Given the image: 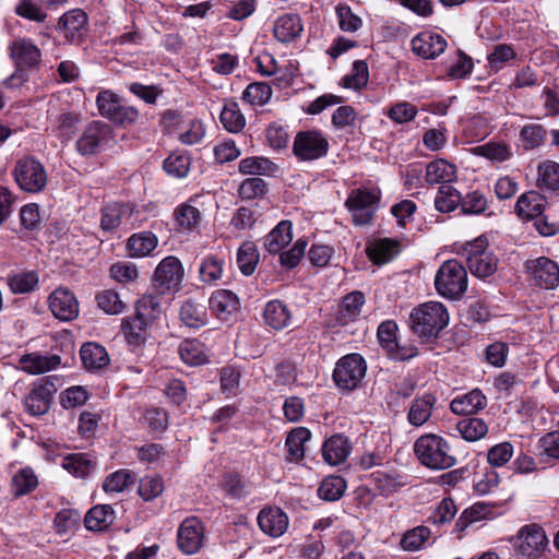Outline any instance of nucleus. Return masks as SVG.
Wrapping results in <instances>:
<instances>
[{"label": "nucleus", "instance_id": "f257e3e1", "mask_svg": "<svg viewBox=\"0 0 559 559\" xmlns=\"http://www.w3.org/2000/svg\"><path fill=\"white\" fill-rule=\"evenodd\" d=\"M414 451L419 462L431 469H447L456 463L448 441L435 433L420 436L415 441Z\"/></svg>", "mask_w": 559, "mask_h": 559}, {"label": "nucleus", "instance_id": "f03ea898", "mask_svg": "<svg viewBox=\"0 0 559 559\" xmlns=\"http://www.w3.org/2000/svg\"><path fill=\"white\" fill-rule=\"evenodd\" d=\"M413 331L423 337H436L449 323L447 308L438 301H428L411 313Z\"/></svg>", "mask_w": 559, "mask_h": 559}, {"label": "nucleus", "instance_id": "7ed1b4c3", "mask_svg": "<svg viewBox=\"0 0 559 559\" xmlns=\"http://www.w3.org/2000/svg\"><path fill=\"white\" fill-rule=\"evenodd\" d=\"M468 285L467 272L457 260L444 261L435 276L438 294L448 299H460Z\"/></svg>", "mask_w": 559, "mask_h": 559}, {"label": "nucleus", "instance_id": "20e7f679", "mask_svg": "<svg viewBox=\"0 0 559 559\" xmlns=\"http://www.w3.org/2000/svg\"><path fill=\"white\" fill-rule=\"evenodd\" d=\"M330 142L328 135L319 129H309L296 133L293 154L299 162H313L328 155Z\"/></svg>", "mask_w": 559, "mask_h": 559}, {"label": "nucleus", "instance_id": "39448f33", "mask_svg": "<svg viewBox=\"0 0 559 559\" xmlns=\"http://www.w3.org/2000/svg\"><path fill=\"white\" fill-rule=\"evenodd\" d=\"M515 555L519 559H542L548 550V538L538 524L522 526L515 538Z\"/></svg>", "mask_w": 559, "mask_h": 559}, {"label": "nucleus", "instance_id": "423d86ee", "mask_svg": "<svg viewBox=\"0 0 559 559\" xmlns=\"http://www.w3.org/2000/svg\"><path fill=\"white\" fill-rule=\"evenodd\" d=\"M464 255L471 273L479 278L488 277L497 271L498 260L488 251V241L484 237L466 243Z\"/></svg>", "mask_w": 559, "mask_h": 559}, {"label": "nucleus", "instance_id": "0eeeda50", "mask_svg": "<svg viewBox=\"0 0 559 559\" xmlns=\"http://www.w3.org/2000/svg\"><path fill=\"white\" fill-rule=\"evenodd\" d=\"M13 176L17 186L25 192L37 193L47 185L44 165L34 157H24L15 163Z\"/></svg>", "mask_w": 559, "mask_h": 559}, {"label": "nucleus", "instance_id": "6e6552de", "mask_svg": "<svg viewBox=\"0 0 559 559\" xmlns=\"http://www.w3.org/2000/svg\"><path fill=\"white\" fill-rule=\"evenodd\" d=\"M366 370V361L359 354H348L336 362L333 379L337 388L352 391L362 381Z\"/></svg>", "mask_w": 559, "mask_h": 559}, {"label": "nucleus", "instance_id": "1a4fd4ad", "mask_svg": "<svg viewBox=\"0 0 559 559\" xmlns=\"http://www.w3.org/2000/svg\"><path fill=\"white\" fill-rule=\"evenodd\" d=\"M379 200V193L376 191L361 188L352 190L345 206L352 215L353 223L356 226L369 225L373 219Z\"/></svg>", "mask_w": 559, "mask_h": 559}, {"label": "nucleus", "instance_id": "9d476101", "mask_svg": "<svg viewBox=\"0 0 559 559\" xmlns=\"http://www.w3.org/2000/svg\"><path fill=\"white\" fill-rule=\"evenodd\" d=\"M183 275L180 260L168 255L157 264L153 275V286L162 295L178 292L181 288Z\"/></svg>", "mask_w": 559, "mask_h": 559}, {"label": "nucleus", "instance_id": "9b49d317", "mask_svg": "<svg viewBox=\"0 0 559 559\" xmlns=\"http://www.w3.org/2000/svg\"><path fill=\"white\" fill-rule=\"evenodd\" d=\"M57 385L49 377H44L36 380L24 397V407L33 416H40L46 414L51 405Z\"/></svg>", "mask_w": 559, "mask_h": 559}, {"label": "nucleus", "instance_id": "f8f14e48", "mask_svg": "<svg viewBox=\"0 0 559 559\" xmlns=\"http://www.w3.org/2000/svg\"><path fill=\"white\" fill-rule=\"evenodd\" d=\"M9 49L10 56L17 68V71L10 78L12 81L16 78L23 80L24 74L22 71L24 69L36 68L41 61L40 49L31 39H15L11 43Z\"/></svg>", "mask_w": 559, "mask_h": 559}, {"label": "nucleus", "instance_id": "ddd939ff", "mask_svg": "<svg viewBox=\"0 0 559 559\" xmlns=\"http://www.w3.org/2000/svg\"><path fill=\"white\" fill-rule=\"evenodd\" d=\"M526 270L534 284L540 288L552 289L559 284V266L549 258L528 260Z\"/></svg>", "mask_w": 559, "mask_h": 559}, {"label": "nucleus", "instance_id": "4468645a", "mask_svg": "<svg viewBox=\"0 0 559 559\" xmlns=\"http://www.w3.org/2000/svg\"><path fill=\"white\" fill-rule=\"evenodd\" d=\"M179 549L186 555L197 554L204 542V526L197 518L186 519L178 528Z\"/></svg>", "mask_w": 559, "mask_h": 559}, {"label": "nucleus", "instance_id": "2eb2a0df", "mask_svg": "<svg viewBox=\"0 0 559 559\" xmlns=\"http://www.w3.org/2000/svg\"><path fill=\"white\" fill-rule=\"evenodd\" d=\"M134 212L135 207L132 203H109L102 209L100 227L105 231H112L122 224L134 226Z\"/></svg>", "mask_w": 559, "mask_h": 559}, {"label": "nucleus", "instance_id": "dca6fc26", "mask_svg": "<svg viewBox=\"0 0 559 559\" xmlns=\"http://www.w3.org/2000/svg\"><path fill=\"white\" fill-rule=\"evenodd\" d=\"M87 14L81 9H72L63 13L58 21L57 29L71 44H79L86 31Z\"/></svg>", "mask_w": 559, "mask_h": 559}, {"label": "nucleus", "instance_id": "f3484780", "mask_svg": "<svg viewBox=\"0 0 559 559\" xmlns=\"http://www.w3.org/2000/svg\"><path fill=\"white\" fill-rule=\"evenodd\" d=\"M49 309L57 319L71 321L79 316V301L70 289L59 287L49 296Z\"/></svg>", "mask_w": 559, "mask_h": 559}, {"label": "nucleus", "instance_id": "a211bd4d", "mask_svg": "<svg viewBox=\"0 0 559 559\" xmlns=\"http://www.w3.org/2000/svg\"><path fill=\"white\" fill-rule=\"evenodd\" d=\"M109 127L98 122L91 123L76 141V148L82 155L96 154L108 141Z\"/></svg>", "mask_w": 559, "mask_h": 559}, {"label": "nucleus", "instance_id": "6ab92c4d", "mask_svg": "<svg viewBox=\"0 0 559 559\" xmlns=\"http://www.w3.org/2000/svg\"><path fill=\"white\" fill-rule=\"evenodd\" d=\"M447 47V40L440 34L423 32L412 39V50L424 59H435Z\"/></svg>", "mask_w": 559, "mask_h": 559}, {"label": "nucleus", "instance_id": "aec40b11", "mask_svg": "<svg viewBox=\"0 0 559 559\" xmlns=\"http://www.w3.org/2000/svg\"><path fill=\"white\" fill-rule=\"evenodd\" d=\"M258 524L266 535L280 537L288 527V516L277 507L264 508L258 515Z\"/></svg>", "mask_w": 559, "mask_h": 559}, {"label": "nucleus", "instance_id": "412c9836", "mask_svg": "<svg viewBox=\"0 0 559 559\" xmlns=\"http://www.w3.org/2000/svg\"><path fill=\"white\" fill-rule=\"evenodd\" d=\"M209 305L213 313L222 321L229 320L240 307L237 295L228 289L215 290L209 299Z\"/></svg>", "mask_w": 559, "mask_h": 559}, {"label": "nucleus", "instance_id": "4be33fe9", "mask_svg": "<svg viewBox=\"0 0 559 559\" xmlns=\"http://www.w3.org/2000/svg\"><path fill=\"white\" fill-rule=\"evenodd\" d=\"M60 364L61 358L56 354L29 353L21 356L19 360L20 369L29 374H41L51 371Z\"/></svg>", "mask_w": 559, "mask_h": 559}, {"label": "nucleus", "instance_id": "5701e85b", "mask_svg": "<svg viewBox=\"0 0 559 559\" xmlns=\"http://www.w3.org/2000/svg\"><path fill=\"white\" fill-rule=\"evenodd\" d=\"M201 195H193L187 202L178 205L175 210V218L180 227L187 230L195 229L202 221L200 210Z\"/></svg>", "mask_w": 559, "mask_h": 559}, {"label": "nucleus", "instance_id": "b1692460", "mask_svg": "<svg viewBox=\"0 0 559 559\" xmlns=\"http://www.w3.org/2000/svg\"><path fill=\"white\" fill-rule=\"evenodd\" d=\"M365 304V296L360 292L347 294L338 306L335 314V323L337 325H347L355 321L361 313Z\"/></svg>", "mask_w": 559, "mask_h": 559}, {"label": "nucleus", "instance_id": "393cba45", "mask_svg": "<svg viewBox=\"0 0 559 559\" xmlns=\"http://www.w3.org/2000/svg\"><path fill=\"white\" fill-rule=\"evenodd\" d=\"M350 450L352 448L346 437L334 435L323 443L322 455L328 464L335 466L345 462Z\"/></svg>", "mask_w": 559, "mask_h": 559}, {"label": "nucleus", "instance_id": "a878e982", "mask_svg": "<svg viewBox=\"0 0 559 559\" xmlns=\"http://www.w3.org/2000/svg\"><path fill=\"white\" fill-rule=\"evenodd\" d=\"M436 403L437 397L431 393H425L424 395L414 399L407 414L409 425L420 427L426 424L431 417Z\"/></svg>", "mask_w": 559, "mask_h": 559}, {"label": "nucleus", "instance_id": "bb28decb", "mask_svg": "<svg viewBox=\"0 0 559 559\" xmlns=\"http://www.w3.org/2000/svg\"><path fill=\"white\" fill-rule=\"evenodd\" d=\"M487 399L478 389H474L468 393L459 395L451 401L450 409L456 415L475 414L485 408Z\"/></svg>", "mask_w": 559, "mask_h": 559}, {"label": "nucleus", "instance_id": "cd10ccee", "mask_svg": "<svg viewBox=\"0 0 559 559\" xmlns=\"http://www.w3.org/2000/svg\"><path fill=\"white\" fill-rule=\"evenodd\" d=\"M293 240V225L289 221L280 222L264 238L263 246L272 254L280 253Z\"/></svg>", "mask_w": 559, "mask_h": 559}, {"label": "nucleus", "instance_id": "c85d7f7f", "mask_svg": "<svg viewBox=\"0 0 559 559\" xmlns=\"http://www.w3.org/2000/svg\"><path fill=\"white\" fill-rule=\"evenodd\" d=\"M179 316L183 324L192 329H200L209 321L205 305L195 299H187L181 305Z\"/></svg>", "mask_w": 559, "mask_h": 559}, {"label": "nucleus", "instance_id": "c756f323", "mask_svg": "<svg viewBox=\"0 0 559 559\" xmlns=\"http://www.w3.org/2000/svg\"><path fill=\"white\" fill-rule=\"evenodd\" d=\"M301 32L302 24L297 14H285L277 17L273 27L275 38L282 43H289L296 39Z\"/></svg>", "mask_w": 559, "mask_h": 559}, {"label": "nucleus", "instance_id": "7c9ffc66", "mask_svg": "<svg viewBox=\"0 0 559 559\" xmlns=\"http://www.w3.org/2000/svg\"><path fill=\"white\" fill-rule=\"evenodd\" d=\"M425 179L429 185L450 183L456 179V167L443 158L435 159L427 165Z\"/></svg>", "mask_w": 559, "mask_h": 559}, {"label": "nucleus", "instance_id": "2f4dec72", "mask_svg": "<svg viewBox=\"0 0 559 559\" xmlns=\"http://www.w3.org/2000/svg\"><path fill=\"white\" fill-rule=\"evenodd\" d=\"M545 198L536 191L523 193L516 201L515 213L524 218H536L543 214Z\"/></svg>", "mask_w": 559, "mask_h": 559}, {"label": "nucleus", "instance_id": "473e14b6", "mask_svg": "<svg viewBox=\"0 0 559 559\" xmlns=\"http://www.w3.org/2000/svg\"><path fill=\"white\" fill-rule=\"evenodd\" d=\"M80 356L83 366L91 371L99 370L109 364V355L106 348L97 343L83 344Z\"/></svg>", "mask_w": 559, "mask_h": 559}, {"label": "nucleus", "instance_id": "72a5a7b5", "mask_svg": "<svg viewBox=\"0 0 559 559\" xmlns=\"http://www.w3.org/2000/svg\"><path fill=\"white\" fill-rule=\"evenodd\" d=\"M311 438V432L305 427H297L287 435L285 445L287 448V460L299 462L304 459L306 452V442Z\"/></svg>", "mask_w": 559, "mask_h": 559}, {"label": "nucleus", "instance_id": "f704fd0d", "mask_svg": "<svg viewBox=\"0 0 559 559\" xmlns=\"http://www.w3.org/2000/svg\"><path fill=\"white\" fill-rule=\"evenodd\" d=\"M158 238L152 231L133 234L127 243L129 255L132 258H144L157 247Z\"/></svg>", "mask_w": 559, "mask_h": 559}, {"label": "nucleus", "instance_id": "c9c22d12", "mask_svg": "<svg viewBox=\"0 0 559 559\" xmlns=\"http://www.w3.org/2000/svg\"><path fill=\"white\" fill-rule=\"evenodd\" d=\"M370 260L377 264L391 261L400 252V242L393 239H377L367 248Z\"/></svg>", "mask_w": 559, "mask_h": 559}, {"label": "nucleus", "instance_id": "e433bc0d", "mask_svg": "<svg viewBox=\"0 0 559 559\" xmlns=\"http://www.w3.org/2000/svg\"><path fill=\"white\" fill-rule=\"evenodd\" d=\"M225 260L218 254H207L201 259L199 276L204 284H216L223 276Z\"/></svg>", "mask_w": 559, "mask_h": 559}, {"label": "nucleus", "instance_id": "4c0bfd02", "mask_svg": "<svg viewBox=\"0 0 559 559\" xmlns=\"http://www.w3.org/2000/svg\"><path fill=\"white\" fill-rule=\"evenodd\" d=\"M371 478L380 493L386 497L406 485V477L396 472L376 471Z\"/></svg>", "mask_w": 559, "mask_h": 559}, {"label": "nucleus", "instance_id": "58836bf2", "mask_svg": "<svg viewBox=\"0 0 559 559\" xmlns=\"http://www.w3.org/2000/svg\"><path fill=\"white\" fill-rule=\"evenodd\" d=\"M263 318L265 324L274 330H282L290 323V311L280 300H271L266 304Z\"/></svg>", "mask_w": 559, "mask_h": 559}, {"label": "nucleus", "instance_id": "ea45409f", "mask_svg": "<svg viewBox=\"0 0 559 559\" xmlns=\"http://www.w3.org/2000/svg\"><path fill=\"white\" fill-rule=\"evenodd\" d=\"M115 520V512L108 504H100L92 508L85 515L84 523L88 531H104Z\"/></svg>", "mask_w": 559, "mask_h": 559}, {"label": "nucleus", "instance_id": "a19ab883", "mask_svg": "<svg viewBox=\"0 0 559 559\" xmlns=\"http://www.w3.org/2000/svg\"><path fill=\"white\" fill-rule=\"evenodd\" d=\"M151 324L139 316L124 318L121 323L124 338L130 345H140L144 343L147 336V328Z\"/></svg>", "mask_w": 559, "mask_h": 559}, {"label": "nucleus", "instance_id": "79ce46f5", "mask_svg": "<svg viewBox=\"0 0 559 559\" xmlns=\"http://www.w3.org/2000/svg\"><path fill=\"white\" fill-rule=\"evenodd\" d=\"M239 171L243 175L273 176L278 171V166L266 157L252 156L240 160Z\"/></svg>", "mask_w": 559, "mask_h": 559}, {"label": "nucleus", "instance_id": "37998d69", "mask_svg": "<svg viewBox=\"0 0 559 559\" xmlns=\"http://www.w3.org/2000/svg\"><path fill=\"white\" fill-rule=\"evenodd\" d=\"M178 353L181 360L189 366H200L209 359L204 344L198 340H183L178 347Z\"/></svg>", "mask_w": 559, "mask_h": 559}, {"label": "nucleus", "instance_id": "c03bdc74", "mask_svg": "<svg viewBox=\"0 0 559 559\" xmlns=\"http://www.w3.org/2000/svg\"><path fill=\"white\" fill-rule=\"evenodd\" d=\"M223 127L231 133L240 132L246 126V118L235 100H226L219 115Z\"/></svg>", "mask_w": 559, "mask_h": 559}, {"label": "nucleus", "instance_id": "a18cd8bd", "mask_svg": "<svg viewBox=\"0 0 559 559\" xmlns=\"http://www.w3.org/2000/svg\"><path fill=\"white\" fill-rule=\"evenodd\" d=\"M456 431L464 440L475 442L488 433V425L481 418L467 417L456 424Z\"/></svg>", "mask_w": 559, "mask_h": 559}, {"label": "nucleus", "instance_id": "49530a36", "mask_svg": "<svg viewBox=\"0 0 559 559\" xmlns=\"http://www.w3.org/2000/svg\"><path fill=\"white\" fill-rule=\"evenodd\" d=\"M259 258L260 254L254 242L245 241L238 248L236 258V262L240 272L246 276L251 275L258 265Z\"/></svg>", "mask_w": 559, "mask_h": 559}, {"label": "nucleus", "instance_id": "de8ad7c7", "mask_svg": "<svg viewBox=\"0 0 559 559\" xmlns=\"http://www.w3.org/2000/svg\"><path fill=\"white\" fill-rule=\"evenodd\" d=\"M538 187L559 195V163L546 160L538 166Z\"/></svg>", "mask_w": 559, "mask_h": 559}, {"label": "nucleus", "instance_id": "09e8293b", "mask_svg": "<svg viewBox=\"0 0 559 559\" xmlns=\"http://www.w3.org/2000/svg\"><path fill=\"white\" fill-rule=\"evenodd\" d=\"M491 513L489 506L478 502L465 509L455 523V530L462 534L471 524L485 520ZM462 535H459L461 538Z\"/></svg>", "mask_w": 559, "mask_h": 559}, {"label": "nucleus", "instance_id": "8fccbe9b", "mask_svg": "<svg viewBox=\"0 0 559 559\" xmlns=\"http://www.w3.org/2000/svg\"><path fill=\"white\" fill-rule=\"evenodd\" d=\"M472 153L496 163L506 162L512 155L510 146L503 142H488L475 146L472 148Z\"/></svg>", "mask_w": 559, "mask_h": 559}, {"label": "nucleus", "instance_id": "3c124183", "mask_svg": "<svg viewBox=\"0 0 559 559\" xmlns=\"http://www.w3.org/2000/svg\"><path fill=\"white\" fill-rule=\"evenodd\" d=\"M462 197L460 192L449 185H443L438 189L435 198V207L441 213H449L461 205Z\"/></svg>", "mask_w": 559, "mask_h": 559}, {"label": "nucleus", "instance_id": "603ef678", "mask_svg": "<svg viewBox=\"0 0 559 559\" xmlns=\"http://www.w3.org/2000/svg\"><path fill=\"white\" fill-rule=\"evenodd\" d=\"M63 467L74 476L84 478L94 469V463L85 453H73L64 457Z\"/></svg>", "mask_w": 559, "mask_h": 559}, {"label": "nucleus", "instance_id": "864d4df0", "mask_svg": "<svg viewBox=\"0 0 559 559\" xmlns=\"http://www.w3.org/2000/svg\"><path fill=\"white\" fill-rule=\"evenodd\" d=\"M346 481L341 476H330L322 480L318 489V495L326 501H336L345 492Z\"/></svg>", "mask_w": 559, "mask_h": 559}, {"label": "nucleus", "instance_id": "5fc2aeb1", "mask_svg": "<svg viewBox=\"0 0 559 559\" xmlns=\"http://www.w3.org/2000/svg\"><path fill=\"white\" fill-rule=\"evenodd\" d=\"M369 80L368 66L364 60H356L349 74L342 79L343 86L352 90L365 87Z\"/></svg>", "mask_w": 559, "mask_h": 559}, {"label": "nucleus", "instance_id": "6e6d98bb", "mask_svg": "<svg viewBox=\"0 0 559 559\" xmlns=\"http://www.w3.org/2000/svg\"><path fill=\"white\" fill-rule=\"evenodd\" d=\"M39 277L34 271L20 272L9 278V287L14 294H27L38 285Z\"/></svg>", "mask_w": 559, "mask_h": 559}, {"label": "nucleus", "instance_id": "4d7b16f0", "mask_svg": "<svg viewBox=\"0 0 559 559\" xmlns=\"http://www.w3.org/2000/svg\"><path fill=\"white\" fill-rule=\"evenodd\" d=\"M37 476L29 467L20 469L12 479L13 493L16 497L31 492L37 486Z\"/></svg>", "mask_w": 559, "mask_h": 559}, {"label": "nucleus", "instance_id": "13d9d810", "mask_svg": "<svg viewBox=\"0 0 559 559\" xmlns=\"http://www.w3.org/2000/svg\"><path fill=\"white\" fill-rule=\"evenodd\" d=\"M272 96V88L263 82L249 84L242 93V99L252 106H262Z\"/></svg>", "mask_w": 559, "mask_h": 559}, {"label": "nucleus", "instance_id": "bf43d9fd", "mask_svg": "<svg viewBox=\"0 0 559 559\" xmlns=\"http://www.w3.org/2000/svg\"><path fill=\"white\" fill-rule=\"evenodd\" d=\"M160 313V304L158 299L152 295L142 296L135 305V314L150 324L158 318Z\"/></svg>", "mask_w": 559, "mask_h": 559}, {"label": "nucleus", "instance_id": "052dcab7", "mask_svg": "<svg viewBox=\"0 0 559 559\" xmlns=\"http://www.w3.org/2000/svg\"><path fill=\"white\" fill-rule=\"evenodd\" d=\"M135 477L128 469H119L106 477L103 488L106 492H120L133 484Z\"/></svg>", "mask_w": 559, "mask_h": 559}, {"label": "nucleus", "instance_id": "680f3d73", "mask_svg": "<svg viewBox=\"0 0 559 559\" xmlns=\"http://www.w3.org/2000/svg\"><path fill=\"white\" fill-rule=\"evenodd\" d=\"M190 168V158L183 153H173L164 160V169L167 174L183 178L188 175Z\"/></svg>", "mask_w": 559, "mask_h": 559}, {"label": "nucleus", "instance_id": "e2e57ef3", "mask_svg": "<svg viewBox=\"0 0 559 559\" xmlns=\"http://www.w3.org/2000/svg\"><path fill=\"white\" fill-rule=\"evenodd\" d=\"M97 306L107 314H119L124 309V304L115 290H103L96 296Z\"/></svg>", "mask_w": 559, "mask_h": 559}, {"label": "nucleus", "instance_id": "0e129e2a", "mask_svg": "<svg viewBox=\"0 0 559 559\" xmlns=\"http://www.w3.org/2000/svg\"><path fill=\"white\" fill-rule=\"evenodd\" d=\"M430 531L428 527L417 526L403 535L401 546L407 551L418 550L428 539Z\"/></svg>", "mask_w": 559, "mask_h": 559}, {"label": "nucleus", "instance_id": "69168bd1", "mask_svg": "<svg viewBox=\"0 0 559 559\" xmlns=\"http://www.w3.org/2000/svg\"><path fill=\"white\" fill-rule=\"evenodd\" d=\"M96 104L100 115L111 120L119 109L121 102L111 91H102L97 95Z\"/></svg>", "mask_w": 559, "mask_h": 559}, {"label": "nucleus", "instance_id": "338daca9", "mask_svg": "<svg viewBox=\"0 0 559 559\" xmlns=\"http://www.w3.org/2000/svg\"><path fill=\"white\" fill-rule=\"evenodd\" d=\"M417 112L416 106L407 102H400L388 109L386 116L396 123H406L413 121Z\"/></svg>", "mask_w": 559, "mask_h": 559}, {"label": "nucleus", "instance_id": "774afa93", "mask_svg": "<svg viewBox=\"0 0 559 559\" xmlns=\"http://www.w3.org/2000/svg\"><path fill=\"white\" fill-rule=\"evenodd\" d=\"M513 455V445L510 442H501L488 450L487 461L492 467L504 466Z\"/></svg>", "mask_w": 559, "mask_h": 559}]
</instances>
